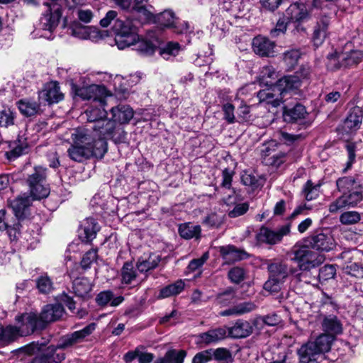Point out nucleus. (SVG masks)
<instances>
[{"label": "nucleus", "mask_w": 363, "mask_h": 363, "mask_svg": "<svg viewBox=\"0 0 363 363\" xmlns=\"http://www.w3.org/2000/svg\"><path fill=\"white\" fill-rule=\"evenodd\" d=\"M71 137L73 143L67 153L73 161L82 162L91 157L101 158L107 151V143L94 139L86 129H75L71 133Z\"/></svg>", "instance_id": "nucleus-1"}, {"label": "nucleus", "mask_w": 363, "mask_h": 363, "mask_svg": "<svg viewBox=\"0 0 363 363\" xmlns=\"http://www.w3.org/2000/svg\"><path fill=\"white\" fill-rule=\"evenodd\" d=\"M64 312L63 306L55 303L46 305L39 314L35 312L23 313V319L28 321L30 326L26 333H34L35 330L45 329L48 323L60 319Z\"/></svg>", "instance_id": "nucleus-2"}, {"label": "nucleus", "mask_w": 363, "mask_h": 363, "mask_svg": "<svg viewBox=\"0 0 363 363\" xmlns=\"http://www.w3.org/2000/svg\"><path fill=\"white\" fill-rule=\"evenodd\" d=\"M333 338L326 334H321L313 341H308L298 350L300 363L315 362L322 354L330 349Z\"/></svg>", "instance_id": "nucleus-3"}, {"label": "nucleus", "mask_w": 363, "mask_h": 363, "mask_svg": "<svg viewBox=\"0 0 363 363\" xmlns=\"http://www.w3.org/2000/svg\"><path fill=\"white\" fill-rule=\"evenodd\" d=\"M135 21L127 18L125 21L116 19L113 26L116 34L115 41L119 50L128 48L138 39V24Z\"/></svg>", "instance_id": "nucleus-4"}, {"label": "nucleus", "mask_w": 363, "mask_h": 363, "mask_svg": "<svg viewBox=\"0 0 363 363\" xmlns=\"http://www.w3.org/2000/svg\"><path fill=\"white\" fill-rule=\"evenodd\" d=\"M289 255L291 261L298 263V272L309 271L317 267L324 260L323 255L311 250L307 245L294 246Z\"/></svg>", "instance_id": "nucleus-5"}, {"label": "nucleus", "mask_w": 363, "mask_h": 363, "mask_svg": "<svg viewBox=\"0 0 363 363\" xmlns=\"http://www.w3.org/2000/svg\"><path fill=\"white\" fill-rule=\"evenodd\" d=\"M94 138L98 136L97 140H104L106 143V140L110 139L115 143H121L125 140L126 133L123 128L120 125H117L115 121L111 119L104 118L99 120L97 123L94 124L93 127Z\"/></svg>", "instance_id": "nucleus-6"}, {"label": "nucleus", "mask_w": 363, "mask_h": 363, "mask_svg": "<svg viewBox=\"0 0 363 363\" xmlns=\"http://www.w3.org/2000/svg\"><path fill=\"white\" fill-rule=\"evenodd\" d=\"M46 169L35 167L33 172L28 176L26 182L29 187L33 200H40L50 194V188L46 182Z\"/></svg>", "instance_id": "nucleus-7"}, {"label": "nucleus", "mask_w": 363, "mask_h": 363, "mask_svg": "<svg viewBox=\"0 0 363 363\" xmlns=\"http://www.w3.org/2000/svg\"><path fill=\"white\" fill-rule=\"evenodd\" d=\"M328 68L335 70L342 67L346 68L357 65L363 60V52L359 50L349 52L335 51L328 55Z\"/></svg>", "instance_id": "nucleus-8"}, {"label": "nucleus", "mask_w": 363, "mask_h": 363, "mask_svg": "<svg viewBox=\"0 0 363 363\" xmlns=\"http://www.w3.org/2000/svg\"><path fill=\"white\" fill-rule=\"evenodd\" d=\"M16 320L19 324L18 327L8 325L5 328H0V346L8 345L19 337L26 336L33 333H26L30 326L28 324V321L23 319L22 314L17 316Z\"/></svg>", "instance_id": "nucleus-9"}, {"label": "nucleus", "mask_w": 363, "mask_h": 363, "mask_svg": "<svg viewBox=\"0 0 363 363\" xmlns=\"http://www.w3.org/2000/svg\"><path fill=\"white\" fill-rule=\"evenodd\" d=\"M363 188L355 189L351 192L342 193V195L332 202L328 207V211L335 213L343 208H354L363 199Z\"/></svg>", "instance_id": "nucleus-10"}, {"label": "nucleus", "mask_w": 363, "mask_h": 363, "mask_svg": "<svg viewBox=\"0 0 363 363\" xmlns=\"http://www.w3.org/2000/svg\"><path fill=\"white\" fill-rule=\"evenodd\" d=\"M73 89L75 95L83 100H93L94 102H98L101 106L105 105V99L103 96L106 95L107 91L104 86L96 84L82 87L74 86Z\"/></svg>", "instance_id": "nucleus-11"}, {"label": "nucleus", "mask_w": 363, "mask_h": 363, "mask_svg": "<svg viewBox=\"0 0 363 363\" xmlns=\"http://www.w3.org/2000/svg\"><path fill=\"white\" fill-rule=\"evenodd\" d=\"M290 232V225H285L277 230H271L262 227L256 235L257 241L259 243L275 245L281 241L283 237Z\"/></svg>", "instance_id": "nucleus-12"}, {"label": "nucleus", "mask_w": 363, "mask_h": 363, "mask_svg": "<svg viewBox=\"0 0 363 363\" xmlns=\"http://www.w3.org/2000/svg\"><path fill=\"white\" fill-rule=\"evenodd\" d=\"M95 329L96 324L91 323L80 330H77L63 336L57 345V348H69L77 344L82 342L86 337L90 335L94 331Z\"/></svg>", "instance_id": "nucleus-13"}, {"label": "nucleus", "mask_w": 363, "mask_h": 363, "mask_svg": "<svg viewBox=\"0 0 363 363\" xmlns=\"http://www.w3.org/2000/svg\"><path fill=\"white\" fill-rule=\"evenodd\" d=\"M95 329L96 324L91 323L80 330H77L63 336L57 345V348H69L77 344L82 342L86 337L90 335L94 331Z\"/></svg>", "instance_id": "nucleus-14"}, {"label": "nucleus", "mask_w": 363, "mask_h": 363, "mask_svg": "<svg viewBox=\"0 0 363 363\" xmlns=\"http://www.w3.org/2000/svg\"><path fill=\"white\" fill-rule=\"evenodd\" d=\"M95 329L96 324L91 323L80 330H77L63 336L57 345V348H69L77 344L82 342L86 337L90 335L94 331Z\"/></svg>", "instance_id": "nucleus-15"}, {"label": "nucleus", "mask_w": 363, "mask_h": 363, "mask_svg": "<svg viewBox=\"0 0 363 363\" xmlns=\"http://www.w3.org/2000/svg\"><path fill=\"white\" fill-rule=\"evenodd\" d=\"M63 98L64 95L60 91V87L57 82L47 83L38 93L39 101L48 102L49 104L58 103Z\"/></svg>", "instance_id": "nucleus-16"}, {"label": "nucleus", "mask_w": 363, "mask_h": 363, "mask_svg": "<svg viewBox=\"0 0 363 363\" xmlns=\"http://www.w3.org/2000/svg\"><path fill=\"white\" fill-rule=\"evenodd\" d=\"M269 274L273 277L280 280L283 283L286 277L291 274L300 280L302 272H298V269L296 267L288 268L287 265L283 262H274L268 266Z\"/></svg>", "instance_id": "nucleus-17"}, {"label": "nucleus", "mask_w": 363, "mask_h": 363, "mask_svg": "<svg viewBox=\"0 0 363 363\" xmlns=\"http://www.w3.org/2000/svg\"><path fill=\"white\" fill-rule=\"evenodd\" d=\"M308 242L313 249L319 251L329 252L335 247L333 237L330 233L323 232L311 235Z\"/></svg>", "instance_id": "nucleus-18"}, {"label": "nucleus", "mask_w": 363, "mask_h": 363, "mask_svg": "<svg viewBox=\"0 0 363 363\" xmlns=\"http://www.w3.org/2000/svg\"><path fill=\"white\" fill-rule=\"evenodd\" d=\"M252 50L257 55L262 57L274 56L276 44L268 38L258 35L252 40Z\"/></svg>", "instance_id": "nucleus-19"}, {"label": "nucleus", "mask_w": 363, "mask_h": 363, "mask_svg": "<svg viewBox=\"0 0 363 363\" xmlns=\"http://www.w3.org/2000/svg\"><path fill=\"white\" fill-rule=\"evenodd\" d=\"M330 23V18L326 16H320L314 26L312 40L316 47L323 43L328 35V28Z\"/></svg>", "instance_id": "nucleus-20"}, {"label": "nucleus", "mask_w": 363, "mask_h": 363, "mask_svg": "<svg viewBox=\"0 0 363 363\" xmlns=\"http://www.w3.org/2000/svg\"><path fill=\"white\" fill-rule=\"evenodd\" d=\"M218 251L226 264L238 262L248 257L245 250L230 245L220 247Z\"/></svg>", "instance_id": "nucleus-21"}, {"label": "nucleus", "mask_w": 363, "mask_h": 363, "mask_svg": "<svg viewBox=\"0 0 363 363\" xmlns=\"http://www.w3.org/2000/svg\"><path fill=\"white\" fill-rule=\"evenodd\" d=\"M111 118L117 125L128 123L133 117V111L128 105H118L111 109Z\"/></svg>", "instance_id": "nucleus-22"}, {"label": "nucleus", "mask_w": 363, "mask_h": 363, "mask_svg": "<svg viewBox=\"0 0 363 363\" xmlns=\"http://www.w3.org/2000/svg\"><path fill=\"white\" fill-rule=\"evenodd\" d=\"M49 13H45L40 19L41 28L45 30L52 32L58 25L62 15L60 9L54 6L48 9Z\"/></svg>", "instance_id": "nucleus-23"}, {"label": "nucleus", "mask_w": 363, "mask_h": 363, "mask_svg": "<svg viewBox=\"0 0 363 363\" xmlns=\"http://www.w3.org/2000/svg\"><path fill=\"white\" fill-rule=\"evenodd\" d=\"M323 330L328 333L334 339V335H339L342 333V324L340 319L335 315H328L323 317L322 321Z\"/></svg>", "instance_id": "nucleus-24"}, {"label": "nucleus", "mask_w": 363, "mask_h": 363, "mask_svg": "<svg viewBox=\"0 0 363 363\" xmlns=\"http://www.w3.org/2000/svg\"><path fill=\"white\" fill-rule=\"evenodd\" d=\"M161 261L160 255L156 253L143 255L137 261L136 267L144 273L156 268Z\"/></svg>", "instance_id": "nucleus-25"}, {"label": "nucleus", "mask_w": 363, "mask_h": 363, "mask_svg": "<svg viewBox=\"0 0 363 363\" xmlns=\"http://www.w3.org/2000/svg\"><path fill=\"white\" fill-rule=\"evenodd\" d=\"M32 200L29 196L24 194L11 201V207L18 219L21 220L25 218Z\"/></svg>", "instance_id": "nucleus-26"}, {"label": "nucleus", "mask_w": 363, "mask_h": 363, "mask_svg": "<svg viewBox=\"0 0 363 363\" xmlns=\"http://www.w3.org/2000/svg\"><path fill=\"white\" fill-rule=\"evenodd\" d=\"M307 112L306 108L299 104L292 108L284 107L283 118L287 123H297L304 119Z\"/></svg>", "instance_id": "nucleus-27"}, {"label": "nucleus", "mask_w": 363, "mask_h": 363, "mask_svg": "<svg viewBox=\"0 0 363 363\" xmlns=\"http://www.w3.org/2000/svg\"><path fill=\"white\" fill-rule=\"evenodd\" d=\"M300 86V78L296 75L285 76L276 81V87L279 95L283 96L289 91L297 89Z\"/></svg>", "instance_id": "nucleus-28"}, {"label": "nucleus", "mask_w": 363, "mask_h": 363, "mask_svg": "<svg viewBox=\"0 0 363 363\" xmlns=\"http://www.w3.org/2000/svg\"><path fill=\"white\" fill-rule=\"evenodd\" d=\"M80 238L83 242H89L96 238V233L99 230V226L94 218H86L82 225Z\"/></svg>", "instance_id": "nucleus-29"}, {"label": "nucleus", "mask_w": 363, "mask_h": 363, "mask_svg": "<svg viewBox=\"0 0 363 363\" xmlns=\"http://www.w3.org/2000/svg\"><path fill=\"white\" fill-rule=\"evenodd\" d=\"M92 284L86 277H79L74 280L72 289L75 295L80 298H89L92 290Z\"/></svg>", "instance_id": "nucleus-30"}, {"label": "nucleus", "mask_w": 363, "mask_h": 363, "mask_svg": "<svg viewBox=\"0 0 363 363\" xmlns=\"http://www.w3.org/2000/svg\"><path fill=\"white\" fill-rule=\"evenodd\" d=\"M286 16L294 22H302L308 16V11L304 4L294 3L286 10Z\"/></svg>", "instance_id": "nucleus-31"}, {"label": "nucleus", "mask_w": 363, "mask_h": 363, "mask_svg": "<svg viewBox=\"0 0 363 363\" xmlns=\"http://www.w3.org/2000/svg\"><path fill=\"white\" fill-rule=\"evenodd\" d=\"M270 88L267 89H263L259 91L257 93V97L259 99V101L261 103L266 102L267 104H271L273 107H277L280 105L281 99H282V97L280 99L277 96V94H279V91H277V88L276 87V84L269 86Z\"/></svg>", "instance_id": "nucleus-32"}, {"label": "nucleus", "mask_w": 363, "mask_h": 363, "mask_svg": "<svg viewBox=\"0 0 363 363\" xmlns=\"http://www.w3.org/2000/svg\"><path fill=\"white\" fill-rule=\"evenodd\" d=\"M17 105L20 112L26 117L35 116L40 111V104L30 99H21Z\"/></svg>", "instance_id": "nucleus-33"}, {"label": "nucleus", "mask_w": 363, "mask_h": 363, "mask_svg": "<svg viewBox=\"0 0 363 363\" xmlns=\"http://www.w3.org/2000/svg\"><path fill=\"white\" fill-rule=\"evenodd\" d=\"M123 300L124 298L121 296L113 297V292L109 290L100 292L96 297V302L100 306H106L109 303L111 306L116 307Z\"/></svg>", "instance_id": "nucleus-34"}, {"label": "nucleus", "mask_w": 363, "mask_h": 363, "mask_svg": "<svg viewBox=\"0 0 363 363\" xmlns=\"http://www.w3.org/2000/svg\"><path fill=\"white\" fill-rule=\"evenodd\" d=\"M227 337V329L225 328H218L209 330L206 333L200 334V339L202 342L211 344L223 340Z\"/></svg>", "instance_id": "nucleus-35"}, {"label": "nucleus", "mask_w": 363, "mask_h": 363, "mask_svg": "<svg viewBox=\"0 0 363 363\" xmlns=\"http://www.w3.org/2000/svg\"><path fill=\"white\" fill-rule=\"evenodd\" d=\"M228 335L234 338L246 337L252 333V327L247 321H237L235 324L227 330Z\"/></svg>", "instance_id": "nucleus-36"}, {"label": "nucleus", "mask_w": 363, "mask_h": 363, "mask_svg": "<svg viewBox=\"0 0 363 363\" xmlns=\"http://www.w3.org/2000/svg\"><path fill=\"white\" fill-rule=\"evenodd\" d=\"M362 121V110L359 107L352 108L345 120L344 127L349 130L359 128Z\"/></svg>", "instance_id": "nucleus-37"}, {"label": "nucleus", "mask_w": 363, "mask_h": 363, "mask_svg": "<svg viewBox=\"0 0 363 363\" xmlns=\"http://www.w3.org/2000/svg\"><path fill=\"white\" fill-rule=\"evenodd\" d=\"M68 30L72 36L82 40L90 39L92 37V33L95 32L92 28L82 26L79 23L72 24Z\"/></svg>", "instance_id": "nucleus-38"}, {"label": "nucleus", "mask_w": 363, "mask_h": 363, "mask_svg": "<svg viewBox=\"0 0 363 363\" xmlns=\"http://www.w3.org/2000/svg\"><path fill=\"white\" fill-rule=\"evenodd\" d=\"M336 184L338 191L342 193L351 192L362 188L359 182L352 177L340 178L337 180Z\"/></svg>", "instance_id": "nucleus-39"}, {"label": "nucleus", "mask_w": 363, "mask_h": 363, "mask_svg": "<svg viewBox=\"0 0 363 363\" xmlns=\"http://www.w3.org/2000/svg\"><path fill=\"white\" fill-rule=\"evenodd\" d=\"M184 289V283L182 280H178L173 284L162 288L158 294V298H166L180 294Z\"/></svg>", "instance_id": "nucleus-40"}, {"label": "nucleus", "mask_w": 363, "mask_h": 363, "mask_svg": "<svg viewBox=\"0 0 363 363\" xmlns=\"http://www.w3.org/2000/svg\"><path fill=\"white\" fill-rule=\"evenodd\" d=\"M201 227L191 223L182 224L179 227V233L181 237L185 239L198 238L201 234Z\"/></svg>", "instance_id": "nucleus-41"}, {"label": "nucleus", "mask_w": 363, "mask_h": 363, "mask_svg": "<svg viewBox=\"0 0 363 363\" xmlns=\"http://www.w3.org/2000/svg\"><path fill=\"white\" fill-rule=\"evenodd\" d=\"M121 282L125 284H130L137 277V272L132 262H126L124 263L121 271Z\"/></svg>", "instance_id": "nucleus-42"}, {"label": "nucleus", "mask_w": 363, "mask_h": 363, "mask_svg": "<svg viewBox=\"0 0 363 363\" xmlns=\"http://www.w3.org/2000/svg\"><path fill=\"white\" fill-rule=\"evenodd\" d=\"M131 46H133V50L145 55H150L153 54L157 48L156 45L149 40L143 39L140 40L138 36L135 43H133Z\"/></svg>", "instance_id": "nucleus-43"}, {"label": "nucleus", "mask_w": 363, "mask_h": 363, "mask_svg": "<svg viewBox=\"0 0 363 363\" xmlns=\"http://www.w3.org/2000/svg\"><path fill=\"white\" fill-rule=\"evenodd\" d=\"M57 346L48 347L45 351H44L40 355L43 358L44 363H58L65 359V354L56 353Z\"/></svg>", "instance_id": "nucleus-44"}, {"label": "nucleus", "mask_w": 363, "mask_h": 363, "mask_svg": "<svg viewBox=\"0 0 363 363\" xmlns=\"http://www.w3.org/2000/svg\"><path fill=\"white\" fill-rule=\"evenodd\" d=\"M277 73L272 66L264 67L259 76V83L266 86H272L276 84Z\"/></svg>", "instance_id": "nucleus-45"}, {"label": "nucleus", "mask_w": 363, "mask_h": 363, "mask_svg": "<svg viewBox=\"0 0 363 363\" xmlns=\"http://www.w3.org/2000/svg\"><path fill=\"white\" fill-rule=\"evenodd\" d=\"M186 356L185 350H170L166 352L160 363H183Z\"/></svg>", "instance_id": "nucleus-46"}, {"label": "nucleus", "mask_w": 363, "mask_h": 363, "mask_svg": "<svg viewBox=\"0 0 363 363\" xmlns=\"http://www.w3.org/2000/svg\"><path fill=\"white\" fill-rule=\"evenodd\" d=\"M157 21L162 26L173 28L177 22V18L172 11L165 10L157 15Z\"/></svg>", "instance_id": "nucleus-47"}, {"label": "nucleus", "mask_w": 363, "mask_h": 363, "mask_svg": "<svg viewBox=\"0 0 363 363\" xmlns=\"http://www.w3.org/2000/svg\"><path fill=\"white\" fill-rule=\"evenodd\" d=\"M35 284L38 290L41 294H50L53 290V282L47 274H43L37 278Z\"/></svg>", "instance_id": "nucleus-48"}, {"label": "nucleus", "mask_w": 363, "mask_h": 363, "mask_svg": "<svg viewBox=\"0 0 363 363\" xmlns=\"http://www.w3.org/2000/svg\"><path fill=\"white\" fill-rule=\"evenodd\" d=\"M90 107L85 111L87 121L90 123H97L99 120H103L106 116V111L102 108Z\"/></svg>", "instance_id": "nucleus-49"}, {"label": "nucleus", "mask_w": 363, "mask_h": 363, "mask_svg": "<svg viewBox=\"0 0 363 363\" xmlns=\"http://www.w3.org/2000/svg\"><path fill=\"white\" fill-rule=\"evenodd\" d=\"M362 219L361 214L355 211H345L340 216V222L342 225H350L358 223Z\"/></svg>", "instance_id": "nucleus-50"}, {"label": "nucleus", "mask_w": 363, "mask_h": 363, "mask_svg": "<svg viewBox=\"0 0 363 363\" xmlns=\"http://www.w3.org/2000/svg\"><path fill=\"white\" fill-rule=\"evenodd\" d=\"M179 50L180 45L178 43L169 42L160 48V54L163 58L168 60L171 56L177 55Z\"/></svg>", "instance_id": "nucleus-51"}, {"label": "nucleus", "mask_w": 363, "mask_h": 363, "mask_svg": "<svg viewBox=\"0 0 363 363\" xmlns=\"http://www.w3.org/2000/svg\"><path fill=\"white\" fill-rule=\"evenodd\" d=\"M320 184H313L311 180H308L304 185L303 192L306 199L311 201L316 199L320 192Z\"/></svg>", "instance_id": "nucleus-52"}, {"label": "nucleus", "mask_w": 363, "mask_h": 363, "mask_svg": "<svg viewBox=\"0 0 363 363\" xmlns=\"http://www.w3.org/2000/svg\"><path fill=\"white\" fill-rule=\"evenodd\" d=\"M235 298V291L233 288H228L224 292L219 294L216 298L217 303L225 306Z\"/></svg>", "instance_id": "nucleus-53"}, {"label": "nucleus", "mask_w": 363, "mask_h": 363, "mask_svg": "<svg viewBox=\"0 0 363 363\" xmlns=\"http://www.w3.org/2000/svg\"><path fill=\"white\" fill-rule=\"evenodd\" d=\"M301 56V52L298 49L287 50L284 53V62L289 67H294L298 62Z\"/></svg>", "instance_id": "nucleus-54"}, {"label": "nucleus", "mask_w": 363, "mask_h": 363, "mask_svg": "<svg viewBox=\"0 0 363 363\" xmlns=\"http://www.w3.org/2000/svg\"><path fill=\"white\" fill-rule=\"evenodd\" d=\"M245 274L243 268L235 267L229 270L228 276L233 283L239 284L245 279Z\"/></svg>", "instance_id": "nucleus-55"}, {"label": "nucleus", "mask_w": 363, "mask_h": 363, "mask_svg": "<svg viewBox=\"0 0 363 363\" xmlns=\"http://www.w3.org/2000/svg\"><path fill=\"white\" fill-rule=\"evenodd\" d=\"M14 113L10 109H4L0 112V126L8 127L13 125Z\"/></svg>", "instance_id": "nucleus-56"}, {"label": "nucleus", "mask_w": 363, "mask_h": 363, "mask_svg": "<svg viewBox=\"0 0 363 363\" xmlns=\"http://www.w3.org/2000/svg\"><path fill=\"white\" fill-rule=\"evenodd\" d=\"M212 359V350H206L197 353L193 358L192 363H209Z\"/></svg>", "instance_id": "nucleus-57"}, {"label": "nucleus", "mask_w": 363, "mask_h": 363, "mask_svg": "<svg viewBox=\"0 0 363 363\" xmlns=\"http://www.w3.org/2000/svg\"><path fill=\"white\" fill-rule=\"evenodd\" d=\"M223 223V216L216 213H211L203 220V223L211 228H219Z\"/></svg>", "instance_id": "nucleus-58"}, {"label": "nucleus", "mask_w": 363, "mask_h": 363, "mask_svg": "<svg viewBox=\"0 0 363 363\" xmlns=\"http://www.w3.org/2000/svg\"><path fill=\"white\" fill-rule=\"evenodd\" d=\"M249 210V204L248 203H241L236 204L233 209L230 211L228 213V216L230 218H234L239 216H241L247 213Z\"/></svg>", "instance_id": "nucleus-59"}, {"label": "nucleus", "mask_w": 363, "mask_h": 363, "mask_svg": "<svg viewBox=\"0 0 363 363\" xmlns=\"http://www.w3.org/2000/svg\"><path fill=\"white\" fill-rule=\"evenodd\" d=\"M282 284V281L269 274V279L264 284V289L271 292H277L281 289Z\"/></svg>", "instance_id": "nucleus-60"}, {"label": "nucleus", "mask_w": 363, "mask_h": 363, "mask_svg": "<svg viewBox=\"0 0 363 363\" xmlns=\"http://www.w3.org/2000/svg\"><path fill=\"white\" fill-rule=\"evenodd\" d=\"M241 181L245 186H249L254 188L258 186V179L257 177L249 172H244L241 175Z\"/></svg>", "instance_id": "nucleus-61"}, {"label": "nucleus", "mask_w": 363, "mask_h": 363, "mask_svg": "<svg viewBox=\"0 0 363 363\" xmlns=\"http://www.w3.org/2000/svg\"><path fill=\"white\" fill-rule=\"evenodd\" d=\"M345 273L355 277H363V268L357 263L354 262L345 268Z\"/></svg>", "instance_id": "nucleus-62"}, {"label": "nucleus", "mask_w": 363, "mask_h": 363, "mask_svg": "<svg viewBox=\"0 0 363 363\" xmlns=\"http://www.w3.org/2000/svg\"><path fill=\"white\" fill-rule=\"evenodd\" d=\"M96 250H91L88 251L83 257L81 264L84 269L89 267L91 264L96 259Z\"/></svg>", "instance_id": "nucleus-63"}, {"label": "nucleus", "mask_w": 363, "mask_h": 363, "mask_svg": "<svg viewBox=\"0 0 363 363\" xmlns=\"http://www.w3.org/2000/svg\"><path fill=\"white\" fill-rule=\"evenodd\" d=\"M223 111L224 113V119L228 123H233L235 120L234 115V106L231 104L227 103L223 106Z\"/></svg>", "instance_id": "nucleus-64"}]
</instances>
